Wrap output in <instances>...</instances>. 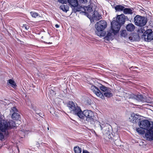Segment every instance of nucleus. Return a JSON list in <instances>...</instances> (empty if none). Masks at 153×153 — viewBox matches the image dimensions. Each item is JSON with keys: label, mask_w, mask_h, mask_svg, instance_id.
Masks as SVG:
<instances>
[{"label": "nucleus", "mask_w": 153, "mask_h": 153, "mask_svg": "<svg viewBox=\"0 0 153 153\" xmlns=\"http://www.w3.org/2000/svg\"><path fill=\"white\" fill-rule=\"evenodd\" d=\"M15 126L13 121H8L0 117V141H2L5 140V135L8 133V130Z\"/></svg>", "instance_id": "1"}, {"label": "nucleus", "mask_w": 153, "mask_h": 153, "mask_svg": "<svg viewBox=\"0 0 153 153\" xmlns=\"http://www.w3.org/2000/svg\"><path fill=\"white\" fill-rule=\"evenodd\" d=\"M99 88L103 94L98 88L95 86H91L90 89L97 97L103 99H105L104 96L107 97H110L113 96L112 91L110 88L102 85H100Z\"/></svg>", "instance_id": "2"}, {"label": "nucleus", "mask_w": 153, "mask_h": 153, "mask_svg": "<svg viewBox=\"0 0 153 153\" xmlns=\"http://www.w3.org/2000/svg\"><path fill=\"white\" fill-rule=\"evenodd\" d=\"M139 125L140 127L147 130L145 137L149 140H153V123L147 120H143L139 122Z\"/></svg>", "instance_id": "3"}, {"label": "nucleus", "mask_w": 153, "mask_h": 153, "mask_svg": "<svg viewBox=\"0 0 153 153\" xmlns=\"http://www.w3.org/2000/svg\"><path fill=\"white\" fill-rule=\"evenodd\" d=\"M67 106L70 111H73L74 114L80 118L83 119L85 116V114L84 113L85 110L82 112L80 107L77 106L76 103L72 101H69L67 104Z\"/></svg>", "instance_id": "4"}, {"label": "nucleus", "mask_w": 153, "mask_h": 153, "mask_svg": "<svg viewBox=\"0 0 153 153\" xmlns=\"http://www.w3.org/2000/svg\"><path fill=\"white\" fill-rule=\"evenodd\" d=\"M107 26V23L104 20H101L97 22L95 25L96 30V33L99 36H103V32L104 30L106 27Z\"/></svg>", "instance_id": "5"}, {"label": "nucleus", "mask_w": 153, "mask_h": 153, "mask_svg": "<svg viewBox=\"0 0 153 153\" xmlns=\"http://www.w3.org/2000/svg\"><path fill=\"white\" fill-rule=\"evenodd\" d=\"M135 24L138 26L143 27L146 24L147 20L145 17L141 16L139 15L136 16L134 18Z\"/></svg>", "instance_id": "6"}, {"label": "nucleus", "mask_w": 153, "mask_h": 153, "mask_svg": "<svg viewBox=\"0 0 153 153\" xmlns=\"http://www.w3.org/2000/svg\"><path fill=\"white\" fill-rule=\"evenodd\" d=\"M141 38L146 42L151 41L153 39V31L151 29H148L141 36Z\"/></svg>", "instance_id": "7"}, {"label": "nucleus", "mask_w": 153, "mask_h": 153, "mask_svg": "<svg viewBox=\"0 0 153 153\" xmlns=\"http://www.w3.org/2000/svg\"><path fill=\"white\" fill-rule=\"evenodd\" d=\"M87 121L90 126H93L96 120L95 119L94 113L91 111L87 110Z\"/></svg>", "instance_id": "8"}, {"label": "nucleus", "mask_w": 153, "mask_h": 153, "mask_svg": "<svg viewBox=\"0 0 153 153\" xmlns=\"http://www.w3.org/2000/svg\"><path fill=\"white\" fill-rule=\"evenodd\" d=\"M148 30L147 27H141L138 30V34L134 35L133 36V37H132L131 36L129 37H128L129 39L131 41L138 40L139 39V38L141 36V35H140V34L143 33L145 31H146Z\"/></svg>", "instance_id": "9"}, {"label": "nucleus", "mask_w": 153, "mask_h": 153, "mask_svg": "<svg viewBox=\"0 0 153 153\" xmlns=\"http://www.w3.org/2000/svg\"><path fill=\"white\" fill-rule=\"evenodd\" d=\"M69 4L72 6L74 7V10L75 12L82 11L83 10L85 11V7L82 6H78V3L77 0H68Z\"/></svg>", "instance_id": "10"}, {"label": "nucleus", "mask_w": 153, "mask_h": 153, "mask_svg": "<svg viewBox=\"0 0 153 153\" xmlns=\"http://www.w3.org/2000/svg\"><path fill=\"white\" fill-rule=\"evenodd\" d=\"M87 16L91 22H94V20H98L102 18L101 15L96 11H94V13L88 14L87 13Z\"/></svg>", "instance_id": "11"}, {"label": "nucleus", "mask_w": 153, "mask_h": 153, "mask_svg": "<svg viewBox=\"0 0 153 153\" xmlns=\"http://www.w3.org/2000/svg\"><path fill=\"white\" fill-rule=\"evenodd\" d=\"M111 24V29H112L113 30L114 33V34H116L119 32L121 26L117 22H116L115 20H114L113 19Z\"/></svg>", "instance_id": "12"}, {"label": "nucleus", "mask_w": 153, "mask_h": 153, "mask_svg": "<svg viewBox=\"0 0 153 153\" xmlns=\"http://www.w3.org/2000/svg\"><path fill=\"white\" fill-rule=\"evenodd\" d=\"M18 111L15 107L11 108L10 110V114H12V118L14 120H19L20 115L17 113Z\"/></svg>", "instance_id": "13"}, {"label": "nucleus", "mask_w": 153, "mask_h": 153, "mask_svg": "<svg viewBox=\"0 0 153 153\" xmlns=\"http://www.w3.org/2000/svg\"><path fill=\"white\" fill-rule=\"evenodd\" d=\"M126 16L123 14H121L117 16L116 18H114L113 19L115 20L116 22L120 26L124 24L126 20Z\"/></svg>", "instance_id": "14"}, {"label": "nucleus", "mask_w": 153, "mask_h": 153, "mask_svg": "<svg viewBox=\"0 0 153 153\" xmlns=\"http://www.w3.org/2000/svg\"><path fill=\"white\" fill-rule=\"evenodd\" d=\"M129 98L136 100L139 102H142L144 101V97L141 94L135 95L132 94L130 95Z\"/></svg>", "instance_id": "15"}, {"label": "nucleus", "mask_w": 153, "mask_h": 153, "mask_svg": "<svg viewBox=\"0 0 153 153\" xmlns=\"http://www.w3.org/2000/svg\"><path fill=\"white\" fill-rule=\"evenodd\" d=\"M113 35H115L114 33V32L112 29H111L107 31L106 35L104 39L105 40L107 41H109L110 40H112Z\"/></svg>", "instance_id": "16"}, {"label": "nucleus", "mask_w": 153, "mask_h": 153, "mask_svg": "<svg viewBox=\"0 0 153 153\" xmlns=\"http://www.w3.org/2000/svg\"><path fill=\"white\" fill-rule=\"evenodd\" d=\"M139 116L138 114H135L134 113L132 114L131 117L129 118L130 121H132L133 123L138 121V120L140 119Z\"/></svg>", "instance_id": "17"}, {"label": "nucleus", "mask_w": 153, "mask_h": 153, "mask_svg": "<svg viewBox=\"0 0 153 153\" xmlns=\"http://www.w3.org/2000/svg\"><path fill=\"white\" fill-rule=\"evenodd\" d=\"M96 7L95 4L93 3H91L90 4L87 6V11L89 13L95 11Z\"/></svg>", "instance_id": "18"}, {"label": "nucleus", "mask_w": 153, "mask_h": 153, "mask_svg": "<svg viewBox=\"0 0 153 153\" xmlns=\"http://www.w3.org/2000/svg\"><path fill=\"white\" fill-rule=\"evenodd\" d=\"M7 85H8L11 86L12 87L14 88H15L17 85L15 82L12 79H9L7 82Z\"/></svg>", "instance_id": "19"}, {"label": "nucleus", "mask_w": 153, "mask_h": 153, "mask_svg": "<svg viewBox=\"0 0 153 153\" xmlns=\"http://www.w3.org/2000/svg\"><path fill=\"white\" fill-rule=\"evenodd\" d=\"M135 28V26L132 24H130L127 25L126 26V29L127 30L129 31H132L134 30Z\"/></svg>", "instance_id": "20"}, {"label": "nucleus", "mask_w": 153, "mask_h": 153, "mask_svg": "<svg viewBox=\"0 0 153 153\" xmlns=\"http://www.w3.org/2000/svg\"><path fill=\"white\" fill-rule=\"evenodd\" d=\"M123 12L125 14H132L133 13L132 10L131 8L124 7Z\"/></svg>", "instance_id": "21"}, {"label": "nucleus", "mask_w": 153, "mask_h": 153, "mask_svg": "<svg viewBox=\"0 0 153 153\" xmlns=\"http://www.w3.org/2000/svg\"><path fill=\"white\" fill-rule=\"evenodd\" d=\"M60 9L62 10L63 11L67 12L69 10V7L67 5H65L64 4L61 5L59 7Z\"/></svg>", "instance_id": "22"}, {"label": "nucleus", "mask_w": 153, "mask_h": 153, "mask_svg": "<svg viewBox=\"0 0 153 153\" xmlns=\"http://www.w3.org/2000/svg\"><path fill=\"white\" fill-rule=\"evenodd\" d=\"M124 7L120 5H117L114 7V8L117 11H123Z\"/></svg>", "instance_id": "23"}, {"label": "nucleus", "mask_w": 153, "mask_h": 153, "mask_svg": "<svg viewBox=\"0 0 153 153\" xmlns=\"http://www.w3.org/2000/svg\"><path fill=\"white\" fill-rule=\"evenodd\" d=\"M145 129L140 127V128H137L136 131L139 133L141 134H143L145 133Z\"/></svg>", "instance_id": "24"}, {"label": "nucleus", "mask_w": 153, "mask_h": 153, "mask_svg": "<svg viewBox=\"0 0 153 153\" xmlns=\"http://www.w3.org/2000/svg\"><path fill=\"white\" fill-rule=\"evenodd\" d=\"M74 150L75 153H81L82 151L81 149L78 146L74 147Z\"/></svg>", "instance_id": "25"}, {"label": "nucleus", "mask_w": 153, "mask_h": 153, "mask_svg": "<svg viewBox=\"0 0 153 153\" xmlns=\"http://www.w3.org/2000/svg\"><path fill=\"white\" fill-rule=\"evenodd\" d=\"M32 16L34 18H36L39 16V15L37 13L34 12H31L30 13Z\"/></svg>", "instance_id": "26"}, {"label": "nucleus", "mask_w": 153, "mask_h": 153, "mask_svg": "<svg viewBox=\"0 0 153 153\" xmlns=\"http://www.w3.org/2000/svg\"><path fill=\"white\" fill-rule=\"evenodd\" d=\"M121 35L122 36L126 37L127 35V32L126 30H123L121 32Z\"/></svg>", "instance_id": "27"}, {"label": "nucleus", "mask_w": 153, "mask_h": 153, "mask_svg": "<svg viewBox=\"0 0 153 153\" xmlns=\"http://www.w3.org/2000/svg\"><path fill=\"white\" fill-rule=\"evenodd\" d=\"M100 126L101 130H102V129L105 126L106 124L105 123H104V122H102L101 124H100Z\"/></svg>", "instance_id": "28"}, {"label": "nucleus", "mask_w": 153, "mask_h": 153, "mask_svg": "<svg viewBox=\"0 0 153 153\" xmlns=\"http://www.w3.org/2000/svg\"><path fill=\"white\" fill-rule=\"evenodd\" d=\"M29 102H28V103H29ZM30 105L29 104H27L28 105L30 106V108H32V109H33L34 111L35 110V108L34 107L33 105L30 102Z\"/></svg>", "instance_id": "29"}, {"label": "nucleus", "mask_w": 153, "mask_h": 153, "mask_svg": "<svg viewBox=\"0 0 153 153\" xmlns=\"http://www.w3.org/2000/svg\"><path fill=\"white\" fill-rule=\"evenodd\" d=\"M91 104V100L89 99H88L87 100V105H90Z\"/></svg>", "instance_id": "30"}, {"label": "nucleus", "mask_w": 153, "mask_h": 153, "mask_svg": "<svg viewBox=\"0 0 153 153\" xmlns=\"http://www.w3.org/2000/svg\"><path fill=\"white\" fill-rule=\"evenodd\" d=\"M59 1L62 3H65L67 2V0H58Z\"/></svg>", "instance_id": "31"}, {"label": "nucleus", "mask_w": 153, "mask_h": 153, "mask_svg": "<svg viewBox=\"0 0 153 153\" xmlns=\"http://www.w3.org/2000/svg\"><path fill=\"white\" fill-rule=\"evenodd\" d=\"M118 142H120L119 140H115V141H114V143L117 146H119V144L117 143Z\"/></svg>", "instance_id": "32"}, {"label": "nucleus", "mask_w": 153, "mask_h": 153, "mask_svg": "<svg viewBox=\"0 0 153 153\" xmlns=\"http://www.w3.org/2000/svg\"><path fill=\"white\" fill-rule=\"evenodd\" d=\"M36 114L39 115V116L41 117H42V116H43V115L42 114L41 112L38 113L37 111H36Z\"/></svg>", "instance_id": "33"}, {"label": "nucleus", "mask_w": 153, "mask_h": 153, "mask_svg": "<svg viewBox=\"0 0 153 153\" xmlns=\"http://www.w3.org/2000/svg\"><path fill=\"white\" fill-rule=\"evenodd\" d=\"M138 68L137 67L132 66V67H131L130 68V69L131 70H133V69H134L135 68Z\"/></svg>", "instance_id": "34"}, {"label": "nucleus", "mask_w": 153, "mask_h": 153, "mask_svg": "<svg viewBox=\"0 0 153 153\" xmlns=\"http://www.w3.org/2000/svg\"><path fill=\"white\" fill-rule=\"evenodd\" d=\"M55 26L56 28H58L59 27V26L57 24Z\"/></svg>", "instance_id": "35"}, {"label": "nucleus", "mask_w": 153, "mask_h": 153, "mask_svg": "<svg viewBox=\"0 0 153 153\" xmlns=\"http://www.w3.org/2000/svg\"><path fill=\"white\" fill-rule=\"evenodd\" d=\"M80 2L81 3H83L84 1V0H79Z\"/></svg>", "instance_id": "36"}, {"label": "nucleus", "mask_w": 153, "mask_h": 153, "mask_svg": "<svg viewBox=\"0 0 153 153\" xmlns=\"http://www.w3.org/2000/svg\"><path fill=\"white\" fill-rule=\"evenodd\" d=\"M25 28L27 30L29 29V27L27 26H26L25 27Z\"/></svg>", "instance_id": "37"}, {"label": "nucleus", "mask_w": 153, "mask_h": 153, "mask_svg": "<svg viewBox=\"0 0 153 153\" xmlns=\"http://www.w3.org/2000/svg\"><path fill=\"white\" fill-rule=\"evenodd\" d=\"M82 153H86V151L85 150H83Z\"/></svg>", "instance_id": "38"}, {"label": "nucleus", "mask_w": 153, "mask_h": 153, "mask_svg": "<svg viewBox=\"0 0 153 153\" xmlns=\"http://www.w3.org/2000/svg\"><path fill=\"white\" fill-rule=\"evenodd\" d=\"M90 131H91L92 132H93V129H90Z\"/></svg>", "instance_id": "39"}, {"label": "nucleus", "mask_w": 153, "mask_h": 153, "mask_svg": "<svg viewBox=\"0 0 153 153\" xmlns=\"http://www.w3.org/2000/svg\"><path fill=\"white\" fill-rule=\"evenodd\" d=\"M84 13H85V15L86 14V12H84Z\"/></svg>", "instance_id": "40"}, {"label": "nucleus", "mask_w": 153, "mask_h": 153, "mask_svg": "<svg viewBox=\"0 0 153 153\" xmlns=\"http://www.w3.org/2000/svg\"><path fill=\"white\" fill-rule=\"evenodd\" d=\"M49 44H51L52 43V42H49V43H48Z\"/></svg>", "instance_id": "41"}, {"label": "nucleus", "mask_w": 153, "mask_h": 153, "mask_svg": "<svg viewBox=\"0 0 153 153\" xmlns=\"http://www.w3.org/2000/svg\"><path fill=\"white\" fill-rule=\"evenodd\" d=\"M47 129H48V130H49V128L48 127V128H47Z\"/></svg>", "instance_id": "42"}, {"label": "nucleus", "mask_w": 153, "mask_h": 153, "mask_svg": "<svg viewBox=\"0 0 153 153\" xmlns=\"http://www.w3.org/2000/svg\"><path fill=\"white\" fill-rule=\"evenodd\" d=\"M87 153H90L89 152L87 151Z\"/></svg>", "instance_id": "43"}, {"label": "nucleus", "mask_w": 153, "mask_h": 153, "mask_svg": "<svg viewBox=\"0 0 153 153\" xmlns=\"http://www.w3.org/2000/svg\"><path fill=\"white\" fill-rule=\"evenodd\" d=\"M87 129H88V128H87V130H86L87 131Z\"/></svg>", "instance_id": "44"}]
</instances>
